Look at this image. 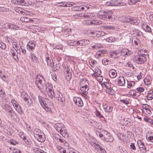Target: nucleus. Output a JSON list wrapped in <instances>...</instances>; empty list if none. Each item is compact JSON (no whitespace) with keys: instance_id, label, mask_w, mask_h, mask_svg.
<instances>
[{"instance_id":"17","label":"nucleus","mask_w":153,"mask_h":153,"mask_svg":"<svg viewBox=\"0 0 153 153\" xmlns=\"http://www.w3.org/2000/svg\"><path fill=\"white\" fill-rule=\"evenodd\" d=\"M65 126L62 123H56L54 124V128L59 133Z\"/></svg>"},{"instance_id":"23","label":"nucleus","mask_w":153,"mask_h":153,"mask_svg":"<svg viewBox=\"0 0 153 153\" xmlns=\"http://www.w3.org/2000/svg\"><path fill=\"white\" fill-rule=\"evenodd\" d=\"M120 52L121 53V55L122 54H124L125 55H130L132 53V52L131 51H129L127 48L123 49Z\"/></svg>"},{"instance_id":"46","label":"nucleus","mask_w":153,"mask_h":153,"mask_svg":"<svg viewBox=\"0 0 153 153\" xmlns=\"http://www.w3.org/2000/svg\"><path fill=\"white\" fill-rule=\"evenodd\" d=\"M75 10L78 11H82L84 10L83 5L78 6L75 7Z\"/></svg>"},{"instance_id":"15","label":"nucleus","mask_w":153,"mask_h":153,"mask_svg":"<svg viewBox=\"0 0 153 153\" xmlns=\"http://www.w3.org/2000/svg\"><path fill=\"white\" fill-rule=\"evenodd\" d=\"M103 86H105L106 88V92L110 94H112L113 93V90L111 88V86L108 83H106V84H104Z\"/></svg>"},{"instance_id":"25","label":"nucleus","mask_w":153,"mask_h":153,"mask_svg":"<svg viewBox=\"0 0 153 153\" xmlns=\"http://www.w3.org/2000/svg\"><path fill=\"white\" fill-rule=\"evenodd\" d=\"M118 83L120 86L124 85L125 83V80L124 77L123 76H120L118 80Z\"/></svg>"},{"instance_id":"31","label":"nucleus","mask_w":153,"mask_h":153,"mask_svg":"<svg viewBox=\"0 0 153 153\" xmlns=\"http://www.w3.org/2000/svg\"><path fill=\"white\" fill-rule=\"evenodd\" d=\"M8 117H13L14 114H15V112L12 110V108L11 109H9V110L6 111Z\"/></svg>"},{"instance_id":"3","label":"nucleus","mask_w":153,"mask_h":153,"mask_svg":"<svg viewBox=\"0 0 153 153\" xmlns=\"http://www.w3.org/2000/svg\"><path fill=\"white\" fill-rule=\"evenodd\" d=\"M40 76L38 75L34 78V81L35 84L37 85V87L40 90L45 89V87L46 89V85L47 83L44 84L42 83V81L41 79H40Z\"/></svg>"},{"instance_id":"14","label":"nucleus","mask_w":153,"mask_h":153,"mask_svg":"<svg viewBox=\"0 0 153 153\" xmlns=\"http://www.w3.org/2000/svg\"><path fill=\"white\" fill-rule=\"evenodd\" d=\"M73 100L75 104L78 106L82 107L83 106V102L80 98L75 97L74 98Z\"/></svg>"},{"instance_id":"63","label":"nucleus","mask_w":153,"mask_h":153,"mask_svg":"<svg viewBox=\"0 0 153 153\" xmlns=\"http://www.w3.org/2000/svg\"><path fill=\"white\" fill-rule=\"evenodd\" d=\"M32 61L34 62L37 63L38 62V59L36 56L31 57Z\"/></svg>"},{"instance_id":"40","label":"nucleus","mask_w":153,"mask_h":153,"mask_svg":"<svg viewBox=\"0 0 153 153\" xmlns=\"http://www.w3.org/2000/svg\"><path fill=\"white\" fill-rule=\"evenodd\" d=\"M102 27L103 28H104L106 30H113L115 28L112 25H104L102 26Z\"/></svg>"},{"instance_id":"38","label":"nucleus","mask_w":153,"mask_h":153,"mask_svg":"<svg viewBox=\"0 0 153 153\" xmlns=\"http://www.w3.org/2000/svg\"><path fill=\"white\" fill-rule=\"evenodd\" d=\"M96 32V31H91V30H89L88 31V33L91 36L93 37H96V35L95 34Z\"/></svg>"},{"instance_id":"20","label":"nucleus","mask_w":153,"mask_h":153,"mask_svg":"<svg viewBox=\"0 0 153 153\" xmlns=\"http://www.w3.org/2000/svg\"><path fill=\"white\" fill-rule=\"evenodd\" d=\"M59 133L64 137H68V133L65 126Z\"/></svg>"},{"instance_id":"9","label":"nucleus","mask_w":153,"mask_h":153,"mask_svg":"<svg viewBox=\"0 0 153 153\" xmlns=\"http://www.w3.org/2000/svg\"><path fill=\"white\" fill-rule=\"evenodd\" d=\"M36 43L34 41H30L27 45V48L29 51H33L36 47Z\"/></svg>"},{"instance_id":"64","label":"nucleus","mask_w":153,"mask_h":153,"mask_svg":"<svg viewBox=\"0 0 153 153\" xmlns=\"http://www.w3.org/2000/svg\"><path fill=\"white\" fill-rule=\"evenodd\" d=\"M29 12L28 11L25 10L23 9H22V11L21 14H22L23 15H29Z\"/></svg>"},{"instance_id":"49","label":"nucleus","mask_w":153,"mask_h":153,"mask_svg":"<svg viewBox=\"0 0 153 153\" xmlns=\"http://www.w3.org/2000/svg\"><path fill=\"white\" fill-rule=\"evenodd\" d=\"M6 48V44L0 41V48L4 50Z\"/></svg>"},{"instance_id":"26","label":"nucleus","mask_w":153,"mask_h":153,"mask_svg":"<svg viewBox=\"0 0 153 153\" xmlns=\"http://www.w3.org/2000/svg\"><path fill=\"white\" fill-rule=\"evenodd\" d=\"M45 60L48 65L49 66L52 67L53 65V64H54L53 60L52 59H49V58L48 57H46Z\"/></svg>"},{"instance_id":"62","label":"nucleus","mask_w":153,"mask_h":153,"mask_svg":"<svg viewBox=\"0 0 153 153\" xmlns=\"http://www.w3.org/2000/svg\"><path fill=\"white\" fill-rule=\"evenodd\" d=\"M22 9L20 7H16L15 9V10L16 12L19 13H22Z\"/></svg>"},{"instance_id":"2","label":"nucleus","mask_w":153,"mask_h":153,"mask_svg":"<svg viewBox=\"0 0 153 153\" xmlns=\"http://www.w3.org/2000/svg\"><path fill=\"white\" fill-rule=\"evenodd\" d=\"M102 133L103 134H101L98 132L99 136L102 140L109 142H111L113 141L114 138L109 133L106 131H104Z\"/></svg>"},{"instance_id":"19","label":"nucleus","mask_w":153,"mask_h":153,"mask_svg":"<svg viewBox=\"0 0 153 153\" xmlns=\"http://www.w3.org/2000/svg\"><path fill=\"white\" fill-rule=\"evenodd\" d=\"M111 56H114V58L118 57L121 55V53L120 51H114L111 52L110 54Z\"/></svg>"},{"instance_id":"28","label":"nucleus","mask_w":153,"mask_h":153,"mask_svg":"<svg viewBox=\"0 0 153 153\" xmlns=\"http://www.w3.org/2000/svg\"><path fill=\"white\" fill-rule=\"evenodd\" d=\"M105 111L108 112H111L113 109V107L111 106L107 105H104L103 106Z\"/></svg>"},{"instance_id":"29","label":"nucleus","mask_w":153,"mask_h":153,"mask_svg":"<svg viewBox=\"0 0 153 153\" xmlns=\"http://www.w3.org/2000/svg\"><path fill=\"white\" fill-rule=\"evenodd\" d=\"M20 20L22 22H32L33 21V20L29 19L25 16L21 17Z\"/></svg>"},{"instance_id":"12","label":"nucleus","mask_w":153,"mask_h":153,"mask_svg":"<svg viewBox=\"0 0 153 153\" xmlns=\"http://www.w3.org/2000/svg\"><path fill=\"white\" fill-rule=\"evenodd\" d=\"M110 13L109 11L107 12H104V14H100L99 15V17L100 19L105 20V19H111V16L110 14H108V13Z\"/></svg>"},{"instance_id":"24","label":"nucleus","mask_w":153,"mask_h":153,"mask_svg":"<svg viewBox=\"0 0 153 153\" xmlns=\"http://www.w3.org/2000/svg\"><path fill=\"white\" fill-rule=\"evenodd\" d=\"M7 27L9 29L12 30H16L18 29V26L11 24H8Z\"/></svg>"},{"instance_id":"5","label":"nucleus","mask_w":153,"mask_h":153,"mask_svg":"<svg viewBox=\"0 0 153 153\" xmlns=\"http://www.w3.org/2000/svg\"><path fill=\"white\" fill-rule=\"evenodd\" d=\"M21 96L23 100H25L26 104L30 106L32 104V101L30 99L29 96L25 91L22 92V93Z\"/></svg>"},{"instance_id":"37","label":"nucleus","mask_w":153,"mask_h":153,"mask_svg":"<svg viewBox=\"0 0 153 153\" xmlns=\"http://www.w3.org/2000/svg\"><path fill=\"white\" fill-rule=\"evenodd\" d=\"M118 150L121 153H127V152L125 149L122 146H119Z\"/></svg>"},{"instance_id":"32","label":"nucleus","mask_w":153,"mask_h":153,"mask_svg":"<svg viewBox=\"0 0 153 153\" xmlns=\"http://www.w3.org/2000/svg\"><path fill=\"white\" fill-rule=\"evenodd\" d=\"M127 88H130L131 87L135 85V82L134 81H128L127 80Z\"/></svg>"},{"instance_id":"18","label":"nucleus","mask_w":153,"mask_h":153,"mask_svg":"<svg viewBox=\"0 0 153 153\" xmlns=\"http://www.w3.org/2000/svg\"><path fill=\"white\" fill-rule=\"evenodd\" d=\"M90 43V41L88 39H84L78 41V45L80 46L85 45Z\"/></svg>"},{"instance_id":"57","label":"nucleus","mask_w":153,"mask_h":153,"mask_svg":"<svg viewBox=\"0 0 153 153\" xmlns=\"http://www.w3.org/2000/svg\"><path fill=\"white\" fill-rule=\"evenodd\" d=\"M115 40V38L114 37H110L108 38L107 39V41L109 42H114Z\"/></svg>"},{"instance_id":"41","label":"nucleus","mask_w":153,"mask_h":153,"mask_svg":"<svg viewBox=\"0 0 153 153\" xmlns=\"http://www.w3.org/2000/svg\"><path fill=\"white\" fill-rule=\"evenodd\" d=\"M15 108L16 110L20 114L22 115V110L20 106H19V105H18Z\"/></svg>"},{"instance_id":"16","label":"nucleus","mask_w":153,"mask_h":153,"mask_svg":"<svg viewBox=\"0 0 153 153\" xmlns=\"http://www.w3.org/2000/svg\"><path fill=\"white\" fill-rule=\"evenodd\" d=\"M121 4L118 1H107L105 4L107 6H118Z\"/></svg>"},{"instance_id":"36","label":"nucleus","mask_w":153,"mask_h":153,"mask_svg":"<svg viewBox=\"0 0 153 153\" xmlns=\"http://www.w3.org/2000/svg\"><path fill=\"white\" fill-rule=\"evenodd\" d=\"M58 151L60 153H68V152H66V150L64 148H63L60 146H59L57 147Z\"/></svg>"},{"instance_id":"27","label":"nucleus","mask_w":153,"mask_h":153,"mask_svg":"<svg viewBox=\"0 0 153 153\" xmlns=\"http://www.w3.org/2000/svg\"><path fill=\"white\" fill-rule=\"evenodd\" d=\"M109 76L111 78H114L117 76V73L116 71L114 69L111 70L109 72Z\"/></svg>"},{"instance_id":"44","label":"nucleus","mask_w":153,"mask_h":153,"mask_svg":"<svg viewBox=\"0 0 153 153\" xmlns=\"http://www.w3.org/2000/svg\"><path fill=\"white\" fill-rule=\"evenodd\" d=\"M151 80H150L149 78H146L144 80V82L146 85H149L151 84Z\"/></svg>"},{"instance_id":"42","label":"nucleus","mask_w":153,"mask_h":153,"mask_svg":"<svg viewBox=\"0 0 153 153\" xmlns=\"http://www.w3.org/2000/svg\"><path fill=\"white\" fill-rule=\"evenodd\" d=\"M91 23H92V25H97L102 23V22L97 20H93L92 21Z\"/></svg>"},{"instance_id":"51","label":"nucleus","mask_w":153,"mask_h":153,"mask_svg":"<svg viewBox=\"0 0 153 153\" xmlns=\"http://www.w3.org/2000/svg\"><path fill=\"white\" fill-rule=\"evenodd\" d=\"M140 0H130L129 3L130 5L134 4L137 2H140Z\"/></svg>"},{"instance_id":"6","label":"nucleus","mask_w":153,"mask_h":153,"mask_svg":"<svg viewBox=\"0 0 153 153\" xmlns=\"http://www.w3.org/2000/svg\"><path fill=\"white\" fill-rule=\"evenodd\" d=\"M91 146H94L100 153H106L105 150L97 143L95 142H91Z\"/></svg>"},{"instance_id":"55","label":"nucleus","mask_w":153,"mask_h":153,"mask_svg":"<svg viewBox=\"0 0 153 153\" xmlns=\"http://www.w3.org/2000/svg\"><path fill=\"white\" fill-rule=\"evenodd\" d=\"M83 10L85 11L89 9L90 7H91V6L89 4L83 5Z\"/></svg>"},{"instance_id":"13","label":"nucleus","mask_w":153,"mask_h":153,"mask_svg":"<svg viewBox=\"0 0 153 153\" xmlns=\"http://www.w3.org/2000/svg\"><path fill=\"white\" fill-rule=\"evenodd\" d=\"M137 144L140 150L141 151V150H143V153L145 152L146 151V147L144 143L141 140H139L137 141Z\"/></svg>"},{"instance_id":"60","label":"nucleus","mask_w":153,"mask_h":153,"mask_svg":"<svg viewBox=\"0 0 153 153\" xmlns=\"http://www.w3.org/2000/svg\"><path fill=\"white\" fill-rule=\"evenodd\" d=\"M61 4L60 5V6H63V7H70V4H68L67 3L65 2H61L60 3Z\"/></svg>"},{"instance_id":"56","label":"nucleus","mask_w":153,"mask_h":153,"mask_svg":"<svg viewBox=\"0 0 153 153\" xmlns=\"http://www.w3.org/2000/svg\"><path fill=\"white\" fill-rule=\"evenodd\" d=\"M11 102L13 106L15 108L19 105V104L14 100H12Z\"/></svg>"},{"instance_id":"33","label":"nucleus","mask_w":153,"mask_h":153,"mask_svg":"<svg viewBox=\"0 0 153 153\" xmlns=\"http://www.w3.org/2000/svg\"><path fill=\"white\" fill-rule=\"evenodd\" d=\"M66 78L67 80H70L72 76V73L71 72H69L68 69L66 70Z\"/></svg>"},{"instance_id":"50","label":"nucleus","mask_w":153,"mask_h":153,"mask_svg":"<svg viewBox=\"0 0 153 153\" xmlns=\"http://www.w3.org/2000/svg\"><path fill=\"white\" fill-rule=\"evenodd\" d=\"M20 48L22 55H25L26 53V51L23 45H21Z\"/></svg>"},{"instance_id":"43","label":"nucleus","mask_w":153,"mask_h":153,"mask_svg":"<svg viewBox=\"0 0 153 153\" xmlns=\"http://www.w3.org/2000/svg\"><path fill=\"white\" fill-rule=\"evenodd\" d=\"M33 150L35 153H45L43 150H40L36 148H33Z\"/></svg>"},{"instance_id":"30","label":"nucleus","mask_w":153,"mask_h":153,"mask_svg":"<svg viewBox=\"0 0 153 153\" xmlns=\"http://www.w3.org/2000/svg\"><path fill=\"white\" fill-rule=\"evenodd\" d=\"M39 137L36 138L37 140L40 142H44L45 140V136L44 134L43 133V134H41L40 136H39Z\"/></svg>"},{"instance_id":"39","label":"nucleus","mask_w":153,"mask_h":153,"mask_svg":"<svg viewBox=\"0 0 153 153\" xmlns=\"http://www.w3.org/2000/svg\"><path fill=\"white\" fill-rule=\"evenodd\" d=\"M147 97L148 100H151L153 98V92L152 91L148 93Z\"/></svg>"},{"instance_id":"35","label":"nucleus","mask_w":153,"mask_h":153,"mask_svg":"<svg viewBox=\"0 0 153 153\" xmlns=\"http://www.w3.org/2000/svg\"><path fill=\"white\" fill-rule=\"evenodd\" d=\"M52 70L54 71H55L58 70L59 69L60 67V65L59 63H56L55 65L53 64V65Z\"/></svg>"},{"instance_id":"59","label":"nucleus","mask_w":153,"mask_h":153,"mask_svg":"<svg viewBox=\"0 0 153 153\" xmlns=\"http://www.w3.org/2000/svg\"><path fill=\"white\" fill-rule=\"evenodd\" d=\"M134 34L140 37L142 35V33L140 31L137 30V31H135V33H134Z\"/></svg>"},{"instance_id":"48","label":"nucleus","mask_w":153,"mask_h":153,"mask_svg":"<svg viewBox=\"0 0 153 153\" xmlns=\"http://www.w3.org/2000/svg\"><path fill=\"white\" fill-rule=\"evenodd\" d=\"M4 109L6 111H7L9 110V109L11 110V109H12V108L10 107L9 105L7 104H5L4 105Z\"/></svg>"},{"instance_id":"1","label":"nucleus","mask_w":153,"mask_h":153,"mask_svg":"<svg viewBox=\"0 0 153 153\" xmlns=\"http://www.w3.org/2000/svg\"><path fill=\"white\" fill-rule=\"evenodd\" d=\"M46 90L48 96L51 98H55L59 101L63 102L65 100V96L64 93L59 91H54L53 90V86L50 83H47L46 85Z\"/></svg>"},{"instance_id":"34","label":"nucleus","mask_w":153,"mask_h":153,"mask_svg":"<svg viewBox=\"0 0 153 153\" xmlns=\"http://www.w3.org/2000/svg\"><path fill=\"white\" fill-rule=\"evenodd\" d=\"M96 37H99L100 36H103L106 34L104 32L100 31H96V32L95 33Z\"/></svg>"},{"instance_id":"45","label":"nucleus","mask_w":153,"mask_h":153,"mask_svg":"<svg viewBox=\"0 0 153 153\" xmlns=\"http://www.w3.org/2000/svg\"><path fill=\"white\" fill-rule=\"evenodd\" d=\"M68 44H69L71 45L78 46V41H73L72 42H71L69 41L68 42Z\"/></svg>"},{"instance_id":"52","label":"nucleus","mask_w":153,"mask_h":153,"mask_svg":"<svg viewBox=\"0 0 153 153\" xmlns=\"http://www.w3.org/2000/svg\"><path fill=\"white\" fill-rule=\"evenodd\" d=\"M19 4L26 6L27 5V4L25 2L24 0H19Z\"/></svg>"},{"instance_id":"47","label":"nucleus","mask_w":153,"mask_h":153,"mask_svg":"<svg viewBox=\"0 0 153 153\" xmlns=\"http://www.w3.org/2000/svg\"><path fill=\"white\" fill-rule=\"evenodd\" d=\"M102 64L104 65H107L108 64L109 62H110L108 59L105 58L103 59L102 61Z\"/></svg>"},{"instance_id":"61","label":"nucleus","mask_w":153,"mask_h":153,"mask_svg":"<svg viewBox=\"0 0 153 153\" xmlns=\"http://www.w3.org/2000/svg\"><path fill=\"white\" fill-rule=\"evenodd\" d=\"M10 143L12 145H15L17 144H18V143L15 140L13 139H11L10 141Z\"/></svg>"},{"instance_id":"8","label":"nucleus","mask_w":153,"mask_h":153,"mask_svg":"<svg viewBox=\"0 0 153 153\" xmlns=\"http://www.w3.org/2000/svg\"><path fill=\"white\" fill-rule=\"evenodd\" d=\"M42 97L41 96L39 95L38 97L39 101L42 108L47 111L50 112L51 111V108L48 107L45 102H44V101L41 99Z\"/></svg>"},{"instance_id":"54","label":"nucleus","mask_w":153,"mask_h":153,"mask_svg":"<svg viewBox=\"0 0 153 153\" xmlns=\"http://www.w3.org/2000/svg\"><path fill=\"white\" fill-rule=\"evenodd\" d=\"M95 113L96 114V116L99 118H103V116L98 111L96 110Z\"/></svg>"},{"instance_id":"4","label":"nucleus","mask_w":153,"mask_h":153,"mask_svg":"<svg viewBox=\"0 0 153 153\" xmlns=\"http://www.w3.org/2000/svg\"><path fill=\"white\" fill-rule=\"evenodd\" d=\"M82 87L80 88V90L83 92H86L89 89V84L88 80L85 79H83L81 82Z\"/></svg>"},{"instance_id":"22","label":"nucleus","mask_w":153,"mask_h":153,"mask_svg":"<svg viewBox=\"0 0 153 153\" xmlns=\"http://www.w3.org/2000/svg\"><path fill=\"white\" fill-rule=\"evenodd\" d=\"M43 132H42V131L38 129H36L34 130V137L36 138L39 137V136L41 135V134H43Z\"/></svg>"},{"instance_id":"11","label":"nucleus","mask_w":153,"mask_h":153,"mask_svg":"<svg viewBox=\"0 0 153 153\" xmlns=\"http://www.w3.org/2000/svg\"><path fill=\"white\" fill-rule=\"evenodd\" d=\"M79 16H83L85 19H93L94 18L95 15L93 13H87L85 14L81 13Z\"/></svg>"},{"instance_id":"58","label":"nucleus","mask_w":153,"mask_h":153,"mask_svg":"<svg viewBox=\"0 0 153 153\" xmlns=\"http://www.w3.org/2000/svg\"><path fill=\"white\" fill-rule=\"evenodd\" d=\"M120 101L121 102L123 103L126 105H128L129 103V102L128 100H125V99H120Z\"/></svg>"},{"instance_id":"21","label":"nucleus","mask_w":153,"mask_h":153,"mask_svg":"<svg viewBox=\"0 0 153 153\" xmlns=\"http://www.w3.org/2000/svg\"><path fill=\"white\" fill-rule=\"evenodd\" d=\"M146 138L148 141L153 142V133L151 132H148L146 134Z\"/></svg>"},{"instance_id":"53","label":"nucleus","mask_w":153,"mask_h":153,"mask_svg":"<svg viewBox=\"0 0 153 153\" xmlns=\"http://www.w3.org/2000/svg\"><path fill=\"white\" fill-rule=\"evenodd\" d=\"M134 42L135 45L137 47H139V46H140V41L138 39H136L134 41Z\"/></svg>"},{"instance_id":"7","label":"nucleus","mask_w":153,"mask_h":153,"mask_svg":"<svg viewBox=\"0 0 153 153\" xmlns=\"http://www.w3.org/2000/svg\"><path fill=\"white\" fill-rule=\"evenodd\" d=\"M139 55L135 56L134 58L135 61L139 64H143L146 61V59L144 54L140 55L139 53Z\"/></svg>"},{"instance_id":"10","label":"nucleus","mask_w":153,"mask_h":153,"mask_svg":"<svg viewBox=\"0 0 153 153\" xmlns=\"http://www.w3.org/2000/svg\"><path fill=\"white\" fill-rule=\"evenodd\" d=\"M138 19L137 18L134 17H128L126 19V22L129 23L131 24L137 25L138 24Z\"/></svg>"}]
</instances>
